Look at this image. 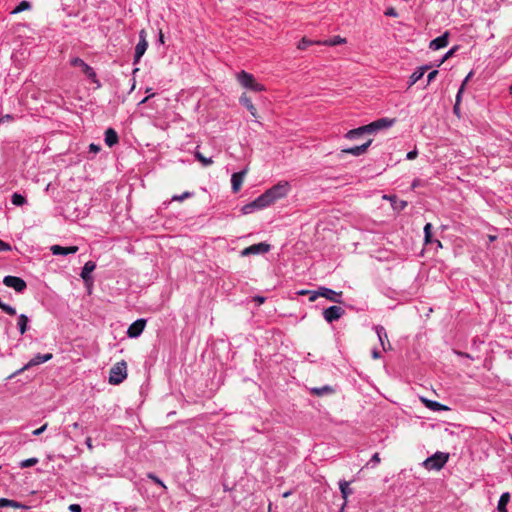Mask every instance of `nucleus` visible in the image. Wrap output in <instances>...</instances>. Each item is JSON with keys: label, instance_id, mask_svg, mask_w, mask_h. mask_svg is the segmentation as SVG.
<instances>
[{"label": "nucleus", "instance_id": "1", "mask_svg": "<svg viewBox=\"0 0 512 512\" xmlns=\"http://www.w3.org/2000/svg\"><path fill=\"white\" fill-rule=\"evenodd\" d=\"M290 190L291 186L289 182L280 181L258 197V204L260 203V206L268 207L277 200L287 196Z\"/></svg>", "mask_w": 512, "mask_h": 512}, {"label": "nucleus", "instance_id": "2", "mask_svg": "<svg viewBox=\"0 0 512 512\" xmlns=\"http://www.w3.org/2000/svg\"><path fill=\"white\" fill-rule=\"evenodd\" d=\"M127 377V364L125 361L117 362L112 366L109 373L108 381L112 385L122 383Z\"/></svg>", "mask_w": 512, "mask_h": 512}, {"label": "nucleus", "instance_id": "3", "mask_svg": "<svg viewBox=\"0 0 512 512\" xmlns=\"http://www.w3.org/2000/svg\"><path fill=\"white\" fill-rule=\"evenodd\" d=\"M238 82L246 89L254 92H261L265 90V87L258 83L254 76L246 71H241L237 74Z\"/></svg>", "mask_w": 512, "mask_h": 512}, {"label": "nucleus", "instance_id": "4", "mask_svg": "<svg viewBox=\"0 0 512 512\" xmlns=\"http://www.w3.org/2000/svg\"><path fill=\"white\" fill-rule=\"evenodd\" d=\"M448 461V454L437 452L431 457H428L423 465L428 470H440Z\"/></svg>", "mask_w": 512, "mask_h": 512}, {"label": "nucleus", "instance_id": "5", "mask_svg": "<svg viewBox=\"0 0 512 512\" xmlns=\"http://www.w3.org/2000/svg\"><path fill=\"white\" fill-rule=\"evenodd\" d=\"M341 294V292L338 293L332 289L321 287L318 291L312 292L310 296V301H315L319 296H321L330 301L339 303L341 302L339 299L341 297Z\"/></svg>", "mask_w": 512, "mask_h": 512}, {"label": "nucleus", "instance_id": "6", "mask_svg": "<svg viewBox=\"0 0 512 512\" xmlns=\"http://www.w3.org/2000/svg\"><path fill=\"white\" fill-rule=\"evenodd\" d=\"M53 358V355L51 353L46 354H36L33 358H31L27 364H25L22 368L17 370L14 375H19L23 373L24 371L28 370L31 367L40 365L42 363H45Z\"/></svg>", "mask_w": 512, "mask_h": 512}, {"label": "nucleus", "instance_id": "7", "mask_svg": "<svg viewBox=\"0 0 512 512\" xmlns=\"http://www.w3.org/2000/svg\"><path fill=\"white\" fill-rule=\"evenodd\" d=\"M148 48L147 33L144 29L139 32V42L135 47L134 64L138 63Z\"/></svg>", "mask_w": 512, "mask_h": 512}, {"label": "nucleus", "instance_id": "8", "mask_svg": "<svg viewBox=\"0 0 512 512\" xmlns=\"http://www.w3.org/2000/svg\"><path fill=\"white\" fill-rule=\"evenodd\" d=\"M3 284L9 288L14 289L18 293H22L27 287L26 282L22 278L11 275L5 276L3 278Z\"/></svg>", "mask_w": 512, "mask_h": 512}, {"label": "nucleus", "instance_id": "9", "mask_svg": "<svg viewBox=\"0 0 512 512\" xmlns=\"http://www.w3.org/2000/svg\"><path fill=\"white\" fill-rule=\"evenodd\" d=\"M395 122V119L380 118L366 126L367 133H374L382 129L390 128Z\"/></svg>", "mask_w": 512, "mask_h": 512}, {"label": "nucleus", "instance_id": "10", "mask_svg": "<svg viewBox=\"0 0 512 512\" xmlns=\"http://www.w3.org/2000/svg\"><path fill=\"white\" fill-rule=\"evenodd\" d=\"M270 245L264 242L253 244L241 251L242 256L265 254L270 251Z\"/></svg>", "mask_w": 512, "mask_h": 512}, {"label": "nucleus", "instance_id": "11", "mask_svg": "<svg viewBox=\"0 0 512 512\" xmlns=\"http://www.w3.org/2000/svg\"><path fill=\"white\" fill-rule=\"evenodd\" d=\"M70 64L74 67L81 68L82 72L91 80L96 81V73L94 69L84 62L81 58H72Z\"/></svg>", "mask_w": 512, "mask_h": 512}, {"label": "nucleus", "instance_id": "12", "mask_svg": "<svg viewBox=\"0 0 512 512\" xmlns=\"http://www.w3.org/2000/svg\"><path fill=\"white\" fill-rule=\"evenodd\" d=\"M344 315V309L340 306H330L323 311V317L328 323L340 319Z\"/></svg>", "mask_w": 512, "mask_h": 512}, {"label": "nucleus", "instance_id": "13", "mask_svg": "<svg viewBox=\"0 0 512 512\" xmlns=\"http://www.w3.org/2000/svg\"><path fill=\"white\" fill-rule=\"evenodd\" d=\"M146 325L145 319H137L134 321L127 330V335L130 338H137L141 335Z\"/></svg>", "mask_w": 512, "mask_h": 512}, {"label": "nucleus", "instance_id": "14", "mask_svg": "<svg viewBox=\"0 0 512 512\" xmlns=\"http://www.w3.org/2000/svg\"><path fill=\"white\" fill-rule=\"evenodd\" d=\"M248 172V169H244L240 172L233 173L231 176V187L234 193H237L243 184L244 178Z\"/></svg>", "mask_w": 512, "mask_h": 512}, {"label": "nucleus", "instance_id": "15", "mask_svg": "<svg viewBox=\"0 0 512 512\" xmlns=\"http://www.w3.org/2000/svg\"><path fill=\"white\" fill-rule=\"evenodd\" d=\"M448 38H449V33L448 32L443 33L441 36L433 39L430 42L429 48L432 50H439V49L446 47L448 45Z\"/></svg>", "mask_w": 512, "mask_h": 512}, {"label": "nucleus", "instance_id": "16", "mask_svg": "<svg viewBox=\"0 0 512 512\" xmlns=\"http://www.w3.org/2000/svg\"><path fill=\"white\" fill-rule=\"evenodd\" d=\"M51 252L53 255H62V256H66L68 254H74L78 251V247L77 246H69V247H63V246H60V245H53L51 246L50 248Z\"/></svg>", "mask_w": 512, "mask_h": 512}, {"label": "nucleus", "instance_id": "17", "mask_svg": "<svg viewBox=\"0 0 512 512\" xmlns=\"http://www.w3.org/2000/svg\"><path fill=\"white\" fill-rule=\"evenodd\" d=\"M372 143V140H368L366 143L362 144V145H359V146H354V147H351V148H347V149H343L342 150V153H347V154H351L353 156H360L362 154H364L368 147L371 145Z\"/></svg>", "mask_w": 512, "mask_h": 512}, {"label": "nucleus", "instance_id": "18", "mask_svg": "<svg viewBox=\"0 0 512 512\" xmlns=\"http://www.w3.org/2000/svg\"><path fill=\"white\" fill-rule=\"evenodd\" d=\"M430 69L429 65H423L418 67L409 77V85L408 87L413 86L415 83H417L425 74V72Z\"/></svg>", "mask_w": 512, "mask_h": 512}, {"label": "nucleus", "instance_id": "19", "mask_svg": "<svg viewBox=\"0 0 512 512\" xmlns=\"http://www.w3.org/2000/svg\"><path fill=\"white\" fill-rule=\"evenodd\" d=\"M349 485H350V482L345 481V480H341L339 482V489H340L342 498L344 500L343 505H342V509H344V507L346 506L349 495H351L353 493V491L349 487Z\"/></svg>", "mask_w": 512, "mask_h": 512}, {"label": "nucleus", "instance_id": "20", "mask_svg": "<svg viewBox=\"0 0 512 512\" xmlns=\"http://www.w3.org/2000/svg\"><path fill=\"white\" fill-rule=\"evenodd\" d=\"M104 141H105V144H106L108 147H112V146H114L115 144H117V143H118V141H119V138H118L117 132H116L113 128H108V129L105 131V138H104Z\"/></svg>", "mask_w": 512, "mask_h": 512}, {"label": "nucleus", "instance_id": "21", "mask_svg": "<svg viewBox=\"0 0 512 512\" xmlns=\"http://www.w3.org/2000/svg\"><path fill=\"white\" fill-rule=\"evenodd\" d=\"M96 264L93 261H88L84 264L82 271H81V278L87 282L91 279V273L95 270Z\"/></svg>", "mask_w": 512, "mask_h": 512}, {"label": "nucleus", "instance_id": "22", "mask_svg": "<svg viewBox=\"0 0 512 512\" xmlns=\"http://www.w3.org/2000/svg\"><path fill=\"white\" fill-rule=\"evenodd\" d=\"M374 329H375V332H376V334L378 336L379 342H380L383 350H387V347L385 345V341L387 343H389V341H388V336H387L385 328L383 326H381V325H376L374 327ZM388 346L390 347V344H388Z\"/></svg>", "mask_w": 512, "mask_h": 512}, {"label": "nucleus", "instance_id": "23", "mask_svg": "<svg viewBox=\"0 0 512 512\" xmlns=\"http://www.w3.org/2000/svg\"><path fill=\"white\" fill-rule=\"evenodd\" d=\"M266 206H260V203L258 204V197L252 201L249 204H246L242 207L243 214H250L254 212L255 210L264 209Z\"/></svg>", "mask_w": 512, "mask_h": 512}, {"label": "nucleus", "instance_id": "24", "mask_svg": "<svg viewBox=\"0 0 512 512\" xmlns=\"http://www.w3.org/2000/svg\"><path fill=\"white\" fill-rule=\"evenodd\" d=\"M509 501H510V493L509 492L502 493V495L500 496V499L498 501V505H497L498 512H508L506 506L509 503Z\"/></svg>", "mask_w": 512, "mask_h": 512}, {"label": "nucleus", "instance_id": "25", "mask_svg": "<svg viewBox=\"0 0 512 512\" xmlns=\"http://www.w3.org/2000/svg\"><path fill=\"white\" fill-rule=\"evenodd\" d=\"M29 318L25 314L18 316L17 326L21 335L25 334L28 329Z\"/></svg>", "mask_w": 512, "mask_h": 512}, {"label": "nucleus", "instance_id": "26", "mask_svg": "<svg viewBox=\"0 0 512 512\" xmlns=\"http://www.w3.org/2000/svg\"><path fill=\"white\" fill-rule=\"evenodd\" d=\"M367 133V129H366V126H361V127H358L356 129H352V130H349L346 134H345V137L347 139H355L363 134Z\"/></svg>", "mask_w": 512, "mask_h": 512}, {"label": "nucleus", "instance_id": "27", "mask_svg": "<svg viewBox=\"0 0 512 512\" xmlns=\"http://www.w3.org/2000/svg\"><path fill=\"white\" fill-rule=\"evenodd\" d=\"M423 401H424L426 407H428L429 409H431L433 411L448 410L447 406H445L437 401L427 400V399H424Z\"/></svg>", "mask_w": 512, "mask_h": 512}, {"label": "nucleus", "instance_id": "28", "mask_svg": "<svg viewBox=\"0 0 512 512\" xmlns=\"http://www.w3.org/2000/svg\"><path fill=\"white\" fill-rule=\"evenodd\" d=\"M240 103L244 105L253 117H256L257 111L252 101L245 95L241 96Z\"/></svg>", "mask_w": 512, "mask_h": 512}, {"label": "nucleus", "instance_id": "29", "mask_svg": "<svg viewBox=\"0 0 512 512\" xmlns=\"http://www.w3.org/2000/svg\"><path fill=\"white\" fill-rule=\"evenodd\" d=\"M4 507L21 508V507H23V505L14 500H10L7 498H0V508H4Z\"/></svg>", "mask_w": 512, "mask_h": 512}, {"label": "nucleus", "instance_id": "30", "mask_svg": "<svg viewBox=\"0 0 512 512\" xmlns=\"http://www.w3.org/2000/svg\"><path fill=\"white\" fill-rule=\"evenodd\" d=\"M332 391H333V389L328 385L312 388V390H311V392L317 396H322V395L331 393Z\"/></svg>", "mask_w": 512, "mask_h": 512}, {"label": "nucleus", "instance_id": "31", "mask_svg": "<svg viewBox=\"0 0 512 512\" xmlns=\"http://www.w3.org/2000/svg\"><path fill=\"white\" fill-rule=\"evenodd\" d=\"M312 44H321V42L320 41L314 42V41H312V40H310V39H308L306 37H303L299 41V43L297 45V48L300 49V50H305L308 46H310Z\"/></svg>", "mask_w": 512, "mask_h": 512}, {"label": "nucleus", "instance_id": "32", "mask_svg": "<svg viewBox=\"0 0 512 512\" xmlns=\"http://www.w3.org/2000/svg\"><path fill=\"white\" fill-rule=\"evenodd\" d=\"M31 8V4L29 1L23 0L21 1L16 8L12 11V14H17L25 10H29Z\"/></svg>", "mask_w": 512, "mask_h": 512}, {"label": "nucleus", "instance_id": "33", "mask_svg": "<svg viewBox=\"0 0 512 512\" xmlns=\"http://www.w3.org/2000/svg\"><path fill=\"white\" fill-rule=\"evenodd\" d=\"M195 158L202 163L203 166L207 167L210 166L213 163L212 158H207L203 156L199 151H195L194 153Z\"/></svg>", "mask_w": 512, "mask_h": 512}, {"label": "nucleus", "instance_id": "34", "mask_svg": "<svg viewBox=\"0 0 512 512\" xmlns=\"http://www.w3.org/2000/svg\"><path fill=\"white\" fill-rule=\"evenodd\" d=\"M38 462H39V459L36 457L28 458V459L22 460L19 463V467L22 469L32 467V466L36 465Z\"/></svg>", "mask_w": 512, "mask_h": 512}, {"label": "nucleus", "instance_id": "35", "mask_svg": "<svg viewBox=\"0 0 512 512\" xmlns=\"http://www.w3.org/2000/svg\"><path fill=\"white\" fill-rule=\"evenodd\" d=\"M345 43V39L341 38L340 36H335L332 39L325 40L324 42H321V44L327 45V46H335L338 44Z\"/></svg>", "mask_w": 512, "mask_h": 512}, {"label": "nucleus", "instance_id": "36", "mask_svg": "<svg viewBox=\"0 0 512 512\" xmlns=\"http://www.w3.org/2000/svg\"><path fill=\"white\" fill-rule=\"evenodd\" d=\"M11 201L14 205L16 206H21L23 205L25 202H26V199L24 196H22L21 194H18V193H14L12 195V198H11Z\"/></svg>", "mask_w": 512, "mask_h": 512}, {"label": "nucleus", "instance_id": "37", "mask_svg": "<svg viewBox=\"0 0 512 512\" xmlns=\"http://www.w3.org/2000/svg\"><path fill=\"white\" fill-rule=\"evenodd\" d=\"M431 230H432V224L431 223H427L424 226V238H425V242L426 243L431 242V236H432Z\"/></svg>", "mask_w": 512, "mask_h": 512}, {"label": "nucleus", "instance_id": "38", "mask_svg": "<svg viewBox=\"0 0 512 512\" xmlns=\"http://www.w3.org/2000/svg\"><path fill=\"white\" fill-rule=\"evenodd\" d=\"M192 196V193L190 192H184L181 195H174L171 200L172 201H183L187 198H190Z\"/></svg>", "mask_w": 512, "mask_h": 512}, {"label": "nucleus", "instance_id": "39", "mask_svg": "<svg viewBox=\"0 0 512 512\" xmlns=\"http://www.w3.org/2000/svg\"><path fill=\"white\" fill-rule=\"evenodd\" d=\"M148 478L152 479L157 485H159L160 487H162L164 490L167 489L166 485L163 483V481L161 479H159L157 476H155L154 474L152 473H149L148 474Z\"/></svg>", "mask_w": 512, "mask_h": 512}, {"label": "nucleus", "instance_id": "40", "mask_svg": "<svg viewBox=\"0 0 512 512\" xmlns=\"http://www.w3.org/2000/svg\"><path fill=\"white\" fill-rule=\"evenodd\" d=\"M438 75V70H433L427 75V85H429Z\"/></svg>", "mask_w": 512, "mask_h": 512}, {"label": "nucleus", "instance_id": "41", "mask_svg": "<svg viewBox=\"0 0 512 512\" xmlns=\"http://www.w3.org/2000/svg\"><path fill=\"white\" fill-rule=\"evenodd\" d=\"M47 429V423H45L44 425H42L40 428L38 429H35L32 434L34 436H39L41 435L45 430Z\"/></svg>", "mask_w": 512, "mask_h": 512}, {"label": "nucleus", "instance_id": "42", "mask_svg": "<svg viewBox=\"0 0 512 512\" xmlns=\"http://www.w3.org/2000/svg\"><path fill=\"white\" fill-rule=\"evenodd\" d=\"M11 250V246L0 239V252Z\"/></svg>", "mask_w": 512, "mask_h": 512}, {"label": "nucleus", "instance_id": "43", "mask_svg": "<svg viewBox=\"0 0 512 512\" xmlns=\"http://www.w3.org/2000/svg\"><path fill=\"white\" fill-rule=\"evenodd\" d=\"M380 462V457H379V454L378 453H375L371 460H370V463L372 464V467L376 466L378 463Z\"/></svg>", "mask_w": 512, "mask_h": 512}, {"label": "nucleus", "instance_id": "44", "mask_svg": "<svg viewBox=\"0 0 512 512\" xmlns=\"http://www.w3.org/2000/svg\"><path fill=\"white\" fill-rule=\"evenodd\" d=\"M68 509L71 512H81L82 511L81 506L79 504H71Z\"/></svg>", "mask_w": 512, "mask_h": 512}, {"label": "nucleus", "instance_id": "45", "mask_svg": "<svg viewBox=\"0 0 512 512\" xmlns=\"http://www.w3.org/2000/svg\"><path fill=\"white\" fill-rule=\"evenodd\" d=\"M146 93H148V96L145 97L141 102L140 104H143L145 103L150 97H153L155 94L152 92V88H147L146 89Z\"/></svg>", "mask_w": 512, "mask_h": 512}, {"label": "nucleus", "instance_id": "46", "mask_svg": "<svg viewBox=\"0 0 512 512\" xmlns=\"http://www.w3.org/2000/svg\"><path fill=\"white\" fill-rule=\"evenodd\" d=\"M464 91V84L461 85L460 89L458 90V93L456 95V103L459 104L461 101V95Z\"/></svg>", "mask_w": 512, "mask_h": 512}, {"label": "nucleus", "instance_id": "47", "mask_svg": "<svg viewBox=\"0 0 512 512\" xmlns=\"http://www.w3.org/2000/svg\"><path fill=\"white\" fill-rule=\"evenodd\" d=\"M417 154H418V153H417V151H416V150L409 151V152L407 153V155H406V158H407L408 160H413V159H415V158L417 157Z\"/></svg>", "mask_w": 512, "mask_h": 512}, {"label": "nucleus", "instance_id": "48", "mask_svg": "<svg viewBox=\"0 0 512 512\" xmlns=\"http://www.w3.org/2000/svg\"><path fill=\"white\" fill-rule=\"evenodd\" d=\"M385 15L386 16L396 17L397 13H396L394 8H389V9L386 10Z\"/></svg>", "mask_w": 512, "mask_h": 512}, {"label": "nucleus", "instance_id": "49", "mask_svg": "<svg viewBox=\"0 0 512 512\" xmlns=\"http://www.w3.org/2000/svg\"><path fill=\"white\" fill-rule=\"evenodd\" d=\"M453 52H454V49L449 50V51L445 54V56L443 57V59L440 61L439 65H441V64H442L446 59H448V58L453 54Z\"/></svg>", "mask_w": 512, "mask_h": 512}, {"label": "nucleus", "instance_id": "50", "mask_svg": "<svg viewBox=\"0 0 512 512\" xmlns=\"http://www.w3.org/2000/svg\"><path fill=\"white\" fill-rule=\"evenodd\" d=\"M89 149H90V151H93L95 153H97L100 150L99 146H97L93 143L89 145Z\"/></svg>", "mask_w": 512, "mask_h": 512}, {"label": "nucleus", "instance_id": "51", "mask_svg": "<svg viewBox=\"0 0 512 512\" xmlns=\"http://www.w3.org/2000/svg\"><path fill=\"white\" fill-rule=\"evenodd\" d=\"M372 357H373L374 359H379V358H381V353H380L378 350L374 349V350L372 351Z\"/></svg>", "mask_w": 512, "mask_h": 512}, {"label": "nucleus", "instance_id": "52", "mask_svg": "<svg viewBox=\"0 0 512 512\" xmlns=\"http://www.w3.org/2000/svg\"><path fill=\"white\" fill-rule=\"evenodd\" d=\"M0 120L1 121H11V120H13V116L7 114V115L2 116Z\"/></svg>", "mask_w": 512, "mask_h": 512}, {"label": "nucleus", "instance_id": "53", "mask_svg": "<svg viewBox=\"0 0 512 512\" xmlns=\"http://www.w3.org/2000/svg\"><path fill=\"white\" fill-rule=\"evenodd\" d=\"M254 301H256L258 304H262V303H264L265 298H264V297H262V296H256V297L254 298Z\"/></svg>", "mask_w": 512, "mask_h": 512}, {"label": "nucleus", "instance_id": "54", "mask_svg": "<svg viewBox=\"0 0 512 512\" xmlns=\"http://www.w3.org/2000/svg\"><path fill=\"white\" fill-rule=\"evenodd\" d=\"M86 445L88 447V449L92 450L93 449V445H92V439L90 437H88L86 439Z\"/></svg>", "mask_w": 512, "mask_h": 512}, {"label": "nucleus", "instance_id": "55", "mask_svg": "<svg viewBox=\"0 0 512 512\" xmlns=\"http://www.w3.org/2000/svg\"><path fill=\"white\" fill-rule=\"evenodd\" d=\"M471 76H472V72H470V73L466 76V78L464 79V81H463V83H462V84H464V85H465V84L468 82V80L470 79V77H471Z\"/></svg>", "mask_w": 512, "mask_h": 512}, {"label": "nucleus", "instance_id": "56", "mask_svg": "<svg viewBox=\"0 0 512 512\" xmlns=\"http://www.w3.org/2000/svg\"><path fill=\"white\" fill-rule=\"evenodd\" d=\"M496 239H497V236H495V235H489V236H488V240H489V242H493V241H495Z\"/></svg>", "mask_w": 512, "mask_h": 512}, {"label": "nucleus", "instance_id": "57", "mask_svg": "<svg viewBox=\"0 0 512 512\" xmlns=\"http://www.w3.org/2000/svg\"><path fill=\"white\" fill-rule=\"evenodd\" d=\"M291 494H292V492H291V491H286V492H284V493H283V495H282V496H283L284 498H287V497H289Z\"/></svg>", "mask_w": 512, "mask_h": 512}, {"label": "nucleus", "instance_id": "58", "mask_svg": "<svg viewBox=\"0 0 512 512\" xmlns=\"http://www.w3.org/2000/svg\"><path fill=\"white\" fill-rule=\"evenodd\" d=\"M406 205H407V203L405 201H401V203L399 204V207L401 209H403Z\"/></svg>", "mask_w": 512, "mask_h": 512}, {"label": "nucleus", "instance_id": "59", "mask_svg": "<svg viewBox=\"0 0 512 512\" xmlns=\"http://www.w3.org/2000/svg\"><path fill=\"white\" fill-rule=\"evenodd\" d=\"M458 109H459V104L455 103V105H454V111H455V112H457V111H458Z\"/></svg>", "mask_w": 512, "mask_h": 512}, {"label": "nucleus", "instance_id": "60", "mask_svg": "<svg viewBox=\"0 0 512 512\" xmlns=\"http://www.w3.org/2000/svg\"><path fill=\"white\" fill-rule=\"evenodd\" d=\"M268 512H272V504L271 503H269V505H268Z\"/></svg>", "mask_w": 512, "mask_h": 512}, {"label": "nucleus", "instance_id": "61", "mask_svg": "<svg viewBox=\"0 0 512 512\" xmlns=\"http://www.w3.org/2000/svg\"><path fill=\"white\" fill-rule=\"evenodd\" d=\"M159 41L163 42V34L162 33H160Z\"/></svg>", "mask_w": 512, "mask_h": 512}, {"label": "nucleus", "instance_id": "62", "mask_svg": "<svg viewBox=\"0 0 512 512\" xmlns=\"http://www.w3.org/2000/svg\"><path fill=\"white\" fill-rule=\"evenodd\" d=\"M307 293H309V291H304L303 290V291L300 292L301 295H304V294H307Z\"/></svg>", "mask_w": 512, "mask_h": 512}, {"label": "nucleus", "instance_id": "63", "mask_svg": "<svg viewBox=\"0 0 512 512\" xmlns=\"http://www.w3.org/2000/svg\"><path fill=\"white\" fill-rule=\"evenodd\" d=\"M78 426H79V424H78L77 422H75V423L73 424V427H74V428H78Z\"/></svg>", "mask_w": 512, "mask_h": 512}, {"label": "nucleus", "instance_id": "64", "mask_svg": "<svg viewBox=\"0 0 512 512\" xmlns=\"http://www.w3.org/2000/svg\"><path fill=\"white\" fill-rule=\"evenodd\" d=\"M510 93H512V86L510 87Z\"/></svg>", "mask_w": 512, "mask_h": 512}]
</instances>
